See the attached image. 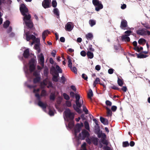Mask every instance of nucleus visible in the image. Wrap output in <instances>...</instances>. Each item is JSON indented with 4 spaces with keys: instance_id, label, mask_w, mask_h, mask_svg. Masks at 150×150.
I'll list each match as a JSON object with an SVG mask.
<instances>
[{
    "instance_id": "1",
    "label": "nucleus",
    "mask_w": 150,
    "mask_h": 150,
    "mask_svg": "<svg viewBox=\"0 0 150 150\" xmlns=\"http://www.w3.org/2000/svg\"><path fill=\"white\" fill-rule=\"evenodd\" d=\"M83 126V123L80 124H77L74 129V135L75 139L78 142V144H79L81 143L79 139L83 140L86 138H87L89 135L88 132L85 130L82 131L81 133H79L78 136L77 133L79 132L81 129V127Z\"/></svg>"
},
{
    "instance_id": "2",
    "label": "nucleus",
    "mask_w": 150,
    "mask_h": 150,
    "mask_svg": "<svg viewBox=\"0 0 150 150\" xmlns=\"http://www.w3.org/2000/svg\"><path fill=\"white\" fill-rule=\"evenodd\" d=\"M20 9L22 15L24 16L23 21L26 25L30 28L33 26V23L30 19L31 16L28 13V10L25 6L24 4L21 5Z\"/></svg>"
},
{
    "instance_id": "3",
    "label": "nucleus",
    "mask_w": 150,
    "mask_h": 150,
    "mask_svg": "<svg viewBox=\"0 0 150 150\" xmlns=\"http://www.w3.org/2000/svg\"><path fill=\"white\" fill-rule=\"evenodd\" d=\"M64 118L65 121L66 126L68 129H72L74 126L73 119L74 114L71 112L69 109H66L64 111Z\"/></svg>"
},
{
    "instance_id": "4",
    "label": "nucleus",
    "mask_w": 150,
    "mask_h": 150,
    "mask_svg": "<svg viewBox=\"0 0 150 150\" xmlns=\"http://www.w3.org/2000/svg\"><path fill=\"white\" fill-rule=\"evenodd\" d=\"M35 60L33 59H31L29 62V69L28 66L26 65H24V70L26 76L29 79L28 81H31L30 79L31 78V73L35 69Z\"/></svg>"
},
{
    "instance_id": "5",
    "label": "nucleus",
    "mask_w": 150,
    "mask_h": 150,
    "mask_svg": "<svg viewBox=\"0 0 150 150\" xmlns=\"http://www.w3.org/2000/svg\"><path fill=\"white\" fill-rule=\"evenodd\" d=\"M25 34L24 35V37H25L27 41H29L30 40H33V42L30 43V45L32 46L34 43L36 42L37 43H39L40 42V40L39 38H36L35 36L33 35L30 34L29 32L28 31L26 32L24 30Z\"/></svg>"
},
{
    "instance_id": "6",
    "label": "nucleus",
    "mask_w": 150,
    "mask_h": 150,
    "mask_svg": "<svg viewBox=\"0 0 150 150\" xmlns=\"http://www.w3.org/2000/svg\"><path fill=\"white\" fill-rule=\"evenodd\" d=\"M75 98L76 99V105L75 104L73 105V107L74 110L78 113H81V110L80 109L81 105L83 104V101L82 100H80V96L78 94H76L75 95Z\"/></svg>"
},
{
    "instance_id": "7",
    "label": "nucleus",
    "mask_w": 150,
    "mask_h": 150,
    "mask_svg": "<svg viewBox=\"0 0 150 150\" xmlns=\"http://www.w3.org/2000/svg\"><path fill=\"white\" fill-rule=\"evenodd\" d=\"M40 88H38L37 89H34L33 90V93L35 94V97L37 98V100H38V105L41 108H42L43 110L45 112V109L47 106V104L44 103L40 100V96L39 94V92Z\"/></svg>"
},
{
    "instance_id": "8",
    "label": "nucleus",
    "mask_w": 150,
    "mask_h": 150,
    "mask_svg": "<svg viewBox=\"0 0 150 150\" xmlns=\"http://www.w3.org/2000/svg\"><path fill=\"white\" fill-rule=\"evenodd\" d=\"M92 3L95 6V10L97 11H99L103 8V6L101 2L99 0H93Z\"/></svg>"
},
{
    "instance_id": "9",
    "label": "nucleus",
    "mask_w": 150,
    "mask_h": 150,
    "mask_svg": "<svg viewBox=\"0 0 150 150\" xmlns=\"http://www.w3.org/2000/svg\"><path fill=\"white\" fill-rule=\"evenodd\" d=\"M51 73L53 76L52 80L55 82L58 81V78L59 77V74L56 72L55 67L52 66L50 69Z\"/></svg>"
},
{
    "instance_id": "10",
    "label": "nucleus",
    "mask_w": 150,
    "mask_h": 150,
    "mask_svg": "<svg viewBox=\"0 0 150 150\" xmlns=\"http://www.w3.org/2000/svg\"><path fill=\"white\" fill-rule=\"evenodd\" d=\"M137 33L138 34L142 36L150 35V32L145 28L139 29L137 31Z\"/></svg>"
},
{
    "instance_id": "11",
    "label": "nucleus",
    "mask_w": 150,
    "mask_h": 150,
    "mask_svg": "<svg viewBox=\"0 0 150 150\" xmlns=\"http://www.w3.org/2000/svg\"><path fill=\"white\" fill-rule=\"evenodd\" d=\"M95 133L97 134L98 138H101V139L106 138V135L105 134L102 132V131H100V128L98 126V128L95 130Z\"/></svg>"
},
{
    "instance_id": "12",
    "label": "nucleus",
    "mask_w": 150,
    "mask_h": 150,
    "mask_svg": "<svg viewBox=\"0 0 150 150\" xmlns=\"http://www.w3.org/2000/svg\"><path fill=\"white\" fill-rule=\"evenodd\" d=\"M33 76L36 77L33 80V83H35L38 82L40 80V72L38 71H35L33 73Z\"/></svg>"
},
{
    "instance_id": "13",
    "label": "nucleus",
    "mask_w": 150,
    "mask_h": 150,
    "mask_svg": "<svg viewBox=\"0 0 150 150\" xmlns=\"http://www.w3.org/2000/svg\"><path fill=\"white\" fill-rule=\"evenodd\" d=\"M38 61L39 64L43 67L44 66V58L42 54H40L38 57Z\"/></svg>"
},
{
    "instance_id": "14",
    "label": "nucleus",
    "mask_w": 150,
    "mask_h": 150,
    "mask_svg": "<svg viewBox=\"0 0 150 150\" xmlns=\"http://www.w3.org/2000/svg\"><path fill=\"white\" fill-rule=\"evenodd\" d=\"M74 24L71 22H68L65 25V30L68 31H71L73 28Z\"/></svg>"
},
{
    "instance_id": "15",
    "label": "nucleus",
    "mask_w": 150,
    "mask_h": 150,
    "mask_svg": "<svg viewBox=\"0 0 150 150\" xmlns=\"http://www.w3.org/2000/svg\"><path fill=\"white\" fill-rule=\"evenodd\" d=\"M51 0H44L42 2V6L45 8L50 7Z\"/></svg>"
},
{
    "instance_id": "16",
    "label": "nucleus",
    "mask_w": 150,
    "mask_h": 150,
    "mask_svg": "<svg viewBox=\"0 0 150 150\" xmlns=\"http://www.w3.org/2000/svg\"><path fill=\"white\" fill-rule=\"evenodd\" d=\"M127 26V22L125 20H122L121 21L120 27L123 29H125V28Z\"/></svg>"
},
{
    "instance_id": "17",
    "label": "nucleus",
    "mask_w": 150,
    "mask_h": 150,
    "mask_svg": "<svg viewBox=\"0 0 150 150\" xmlns=\"http://www.w3.org/2000/svg\"><path fill=\"white\" fill-rule=\"evenodd\" d=\"M129 36V34L123 35L121 37L122 40L127 42L129 41L130 40V39L128 37Z\"/></svg>"
},
{
    "instance_id": "18",
    "label": "nucleus",
    "mask_w": 150,
    "mask_h": 150,
    "mask_svg": "<svg viewBox=\"0 0 150 150\" xmlns=\"http://www.w3.org/2000/svg\"><path fill=\"white\" fill-rule=\"evenodd\" d=\"M50 33V32L47 30H45L43 32L42 34V38L44 42H45L46 37Z\"/></svg>"
},
{
    "instance_id": "19",
    "label": "nucleus",
    "mask_w": 150,
    "mask_h": 150,
    "mask_svg": "<svg viewBox=\"0 0 150 150\" xmlns=\"http://www.w3.org/2000/svg\"><path fill=\"white\" fill-rule=\"evenodd\" d=\"M48 80L47 79H46L44 80L43 82L41 83L40 85L41 87L43 88L44 86H46L48 83Z\"/></svg>"
},
{
    "instance_id": "20",
    "label": "nucleus",
    "mask_w": 150,
    "mask_h": 150,
    "mask_svg": "<svg viewBox=\"0 0 150 150\" xmlns=\"http://www.w3.org/2000/svg\"><path fill=\"white\" fill-rule=\"evenodd\" d=\"M54 13L57 16V18H59V12L58 9L57 8H55L53 10Z\"/></svg>"
},
{
    "instance_id": "21",
    "label": "nucleus",
    "mask_w": 150,
    "mask_h": 150,
    "mask_svg": "<svg viewBox=\"0 0 150 150\" xmlns=\"http://www.w3.org/2000/svg\"><path fill=\"white\" fill-rule=\"evenodd\" d=\"M100 120L101 122L104 125H107L108 123V120L104 118L100 117Z\"/></svg>"
},
{
    "instance_id": "22",
    "label": "nucleus",
    "mask_w": 150,
    "mask_h": 150,
    "mask_svg": "<svg viewBox=\"0 0 150 150\" xmlns=\"http://www.w3.org/2000/svg\"><path fill=\"white\" fill-rule=\"evenodd\" d=\"M86 37L88 40H91L93 38V35L91 33H89L86 35Z\"/></svg>"
},
{
    "instance_id": "23",
    "label": "nucleus",
    "mask_w": 150,
    "mask_h": 150,
    "mask_svg": "<svg viewBox=\"0 0 150 150\" xmlns=\"http://www.w3.org/2000/svg\"><path fill=\"white\" fill-rule=\"evenodd\" d=\"M55 67L56 72L57 73V74H59V73H62V70L58 65H56V67Z\"/></svg>"
},
{
    "instance_id": "24",
    "label": "nucleus",
    "mask_w": 150,
    "mask_h": 150,
    "mask_svg": "<svg viewBox=\"0 0 150 150\" xmlns=\"http://www.w3.org/2000/svg\"><path fill=\"white\" fill-rule=\"evenodd\" d=\"M29 50L27 49L24 51L23 53V56L25 58H27L29 56Z\"/></svg>"
},
{
    "instance_id": "25",
    "label": "nucleus",
    "mask_w": 150,
    "mask_h": 150,
    "mask_svg": "<svg viewBox=\"0 0 150 150\" xmlns=\"http://www.w3.org/2000/svg\"><path fill=\"white\" fill-rule=\"evenodd\" d=\"M87 55L88 58L92 59L93 58L94 55L93 52L88 51L87 53Z\"/></svg>"
},
{
    "instance_id": "26",
    "label": "nucleus",
    "mask_w": 150,
    "mask_h": 150,
    "mask_svg": "<svg viewBox=\"0 0 150 150\" xmlns=\"http://www.w3.org/2000/svg\"><path fill=\"white\" fill-rule=\"evenodd\" d=\"M67 59L68 60V67L70 68L72 67V63L70 57L69 56H68Z\"/></svg>"
},
{
    "instance_id": "27",
    "label": "nucleus",
    "mask_w": 150,
    "mask_h": 150,
    "mask_svg": "<svg viewBox=\"0 0 150 150\" xmlns=\"http://www.w3.org/2000/svg\"><path fill=\"white\" fill-rule=\"evenodd\" d=\"M106 109L107 110V113L108 116H110L112 115V112L110 109V108H108V107H105Z\"/></svg>"
},
{
    "instance_id": "28",
    "label": "nucleus",
    "mask_w": 150,
    "mask_h": 150,
    "mask_svg": "<svg viewBox=\"0 0 150 150\" xmlns=\"http://www.w3.org/2000/svg\"><path fill=\"white\" fill-rule=\"evenodd\" d=\"M93 93L92 90L90 89L89 90V92L88 93V98L91 100H92L91 97L93 96Z\"/></svg>"
},
{
    "instance_id": "29",
    "label": "nucleus",
    "mask_w": 150,
    "mask_h": 150,
    "mask_svg": "<svg viewBox=\"0 0 150 150\" xmlns=\"http://www.w3.org/2000/svg\"><path fill=\"white\" fill-rule=\"evenodd\" d=\"M92 142L95 145H97L98 144V139L96 138H91Z\"/></svg>"
},
{
    "instance_id": "30",
    "label": "nucleus",
    "mask_w": 150,
    "mask_h": 150,
    "mask_svg": "<svg viewBox=\"0 0 150 150\" xmlns=\"http://www.w3.org/2000/svg\"><path fill=\"white\" fill-rule=\"evenodd\" d=\"M84 125L85 128L87 130H89V126L88 122L87 121H85L84 122Z\"/></svg>"
},
{
    "instance_id": "31",
    "label": "nucleus",
    "mask_w": 150,
    "mask_h": 150,
    "mask_svg": "<svg viewBox=\"0 0 150 150\" xmlns=\"http://www.w3.org/2000/svg\"><path fill=\"white\" fill-rule=\"evenodd\" d=\"M138 43L140 44H144L146 42V40L143 38H141L138 40Z\"/></svg>"
},
{
    "instance_id": "32",
    "label": "nucleus",
    "mask_w": 150,
    "mask_h": 150,
    "mask_svg": "<svg viewBox=\"0 0 150 150\" xmlns=\"http://www.w3.org/2000/svg\"><path fill=\"white\" fill-rule=\"evenodd\" d=\"M10 21L8 20L6 21L5 23H4L3 24L4 27L5 28H7L8 27L10 24Z\"/></svg>"
},
{
    "instance_id": "33",
    "label": "nucleus",
    "mask_w": 150,
    "mask_h": 150,
    "mask_svg": "<svg viewBox=\"0 0 150 150\" xmlns=\"http://www.w3.org/2000/svg\"><path fill=\"white\" fill-rule=\"evenodd\" d=\"M89 23L91 27L93 26L96 24V22L94 20H90L89 21Z\"/></svg>"
},
{
    "instance_id": "34",
    "label": "nucleus",
    "mask_w": 150,
    "mask_h": 150,
    "mask_svg": "<svg viewBox=\"0 0 150 150\" xmlns=\"http://www.w3.org/2000/svg\"><path fill=\"white\" fill-rule=\"evenodd\" d=\"M54 110L53 109H50L49 114L50 116H52L54 115Z\"/></svg>"
},
{
    "instance_id": "35",
    "label": "nucleus",
    "mask_w": 150,
    "mask_h": 150,
    "mask_svg": "<svg viewBox=\"0 0 150 150\" xmlns=\"http://www.w3.org/2000/svg\"><path fill=\"white\" fill-rule=\"evenodd\" d=\"M117 83L120 86H122L123 84L122 80L119 78H118Z\"/></svg>"
},
{
    "instance_id": "36",
    "label": "nucleus",
    "mask_w": 150,
    "mask_h": 150,
    "mask_svg": "<svg viewBox=\"0 0 150 150\" xmlns=\"http://www.w3.org/2000/svg\"><path fill=\"white\" fill-rule=\"evenodd\" d=\"M137 57L138 58H143L147 57V56L146 55H144L143 54H140L138 55Z\"/></svg>"
},
{
    "instance_id": "37",
    "label": "nucleus",
    "mask_w": 150,
    "mask_h": 150,
    "mask_svg": "<svg viewBox=\"0 0 150 150\" xmlns=\"http://www.w3.org/2000/svg\"><path fill=\"white\" fill-rule=\"evenodd\" d=\"M105 139L106 138L101 139V140L102 143L103 144L107 145L108 144V143L107 141Z\"/></svg>"
},
{
    "instance_id": "38",
    "label": "nucleus",
    "mask_w": 150,
    "mask_h": 150,
    "mask_svg": "<svg viewBox=\"0 0 150 150\" xmlns=\"http://www.w3.org/2000/svg\"><path fill=\"white\" fill-rule=\"evenodd\" d=\"M93 120L95 122L96 124L97 125V126H96L95 127V130L96 129L98 128V126H98V122L97 120L95 118L93 119Z\"/></svg>"
},
{
    "instance_id": "39",
    "label": "nucleus",
    "mask_w": 150,
    "mask_h": 150,
    "mask_svg": "<svg viewBox=\"0 0 150 150\" xmlns=\"http://www.w3.org/2000/svg\"><path fill=\"white\" fill-rule=\"evenodd\" d=\"M129 144L128 142H123L122 143V146L123 147H126L129 146Z\"/></svg>"
},
{
    "instance_id": "40",
    "label": "nucleus",
    "mask_w": 150,
    "mask_h": 150,
    "mask_svg": "<svg viewBox=\"0 0 150 150\" xmlns=\"http://www.w3.org/2000/svg\"><path fill=\"white\" fill-rule=\"evenodd\" d=\"M63 96L64 99L66 100H69L70 98L69 96L66 93H64L63 94Z\"/></svg>"
},
{
    "instance_id": "41",
    "label": "nucleus",
    "mask_w": 150,
    "mask_h": 150,
    "mask_svg": "<svg viewBox=\"0 0 150 150\" xmlns=\"http://www.w3.org/2000/svg\"><path fill=\"white\" fill-rule=\"evenodd\" d=\"M71 70L75 74H76L77 73L76 68L75 67H72L70 68Z\"/></svg>"
},
{
    "instance_id": "42",
    "label": "nucleus",
    "mask_w": 150,
    "mask_h": 150,
    "mask_svg": "<svg viewBox=\"0 0 150 150\" xmlns=\"http://www.w3.org/2000/svg\"><path fill=\"white\" fill-rule=\"evenodd\" d=\"M83 110L85 112V113L86 114H88V110H87V109L86 108V107L85 105H83Z\"/></svg>"
},
{
    "instance_id": "43",
    "label": "nucleus",
    "mask_w": 150,
    "mask_h": 150,
    "mask_svg": "<svg viewBox=\"0 0 150 150\" xmlns=\"http://www.w3.org/2000/svg\"><path fill=\"white\" fill-rule=\"evenodd\" d=\"M47 95L46 91L44 90H42L41 94V96H45Z\"/></svg>"
},
{
    "instance_id": "44",
    "label": "nucleus",
    "mask_w": 150,
    "mask_h": 150,
    "mask_svg": "<svg viewBox=\"0 0 150 150\" xmlns=\"http://www.w3.org/2000/svg\"><path fill=\"white\" fill-rule=\"evenodd\" d=\"M52 6L54 8L56 7L57 6V3L56 0H53L52 2Z\"/></svg>"
},
{
    "instance_id": "45",
    "label": "nucleus",
    "mask_w": 150,
    "mask_h": 150,
    "mask_svg": "<svg viewBox=\"0 0 150 150\" xmlns=\"http://www.w3.org/2000/svg\"><path fill=\"white\" fill-rule=\"evenodd\" d=\"M86 143H83L81 145V150H87V149L86 148Z\"/></svg>"
},
{
    "instance_id": "46",
    "label": "nucleus",
    "mask_w": 150,
    "mask_h": 150,
    "mask_svg": "<svg viewBox=\"0 0 150 150\" xmlns=\"http://www.w3.org/2000/svg\"><path fill=\"white\" fill-rule=\"evenodd\" d=\"M66 105L67 106L70 107L71 106V103L70 101L67 100L66 102Z\"/></svg>"
},
{
    "instance_id": "47",
    "label": "nucleus",
    "mask_w": 150,
    "mask_h": 150,
    "mask_svg": "<svg viewBox=\"0 0 150 150\" xmlns=\"http://www.w3.org/2000/svg\"><path fill=\"white\" fill-rule=\"evenodd\" d=\"M88 49L89 51L91 52H93L94 51V50L92 48V46L91 45H89Z\"/></svg>"
},
{
    "instance_id": "48",
    "label": "nucleus",
    "mask_w": 150,
    "mask_h": 150,
    "mask_svg": "<svg viewBox=\"0 0 150 150\" xmlns=\"http://www.w3.org/2000/svg\"><path fill=\"white\" fill-rule=\"evenodd\" d=\"M105 103L107 105L109 106H111L112 104V103L108 100H107L106 101Z\"/></svg>"
},
{
    "instance_id": "49",
    "label": "nucleus",
    "mask_w": 150,
    "mask_h": 150,
    "mask_svg": "<svg viewBox=\"0 0 150 150\" xmlns=\"http://www.w3.org/2000/svg\"><path fill=\"white\" fill-rule=\"evenodd\" d=\"M82 78L85 80H87L88 77L87 76L84 74H82Z\"/></svg>"
},
{
    "instance_id": "50",
    "label": "nucleus",
    "mask_w": 150,
    "mask_h": 150,
    "mask_svg": "<svg viewBox=\"0 0 150 150\" xmlns=\"http://www.w3.org/2000/svg\"><path fill=\"white\" fill-rule=\"evenodd\" d=\"M117 109V107L115 106H112L111 107V110L113 112L116 111Z\"/></svg>"
},
{
    "instance_id": "51",
    "label": "nucleus",
    "mask_w": 150,
    "mask_h": 150,
    "mask_svg": "<svg viewBox=\"0 0 150 150\" xmlns=\"http://www.w3.org/2000/svg\"><path fill=\"white\" fill-rule=\"evenodd\" d=\"M61 79L62 80V83H64L66 81V79L63 75L61 77Z\"/></svg>"
},
{
    "instance_id": "52",
    "label": "nucleus",
    "mask_w": 150,
    "mask_h": 150,
    "mask_svg": "<svg viewBox=\"0 0 150 150\" xmlns=\"http://www.w3.org/2000/svg\"><path fill=\"white\" fill-rule=\"evenodd\" d=\"M101 68L100 66L99 65H97L95 67V69L97 71H99Z\"/></svg>"
},
{
    "instance_id": "53",
    "label": "nucleus",
    "mask_w": 150,
    "mask_h": 150,
    "mask_svg": "<svg viewBox=\"0 0 150 150\" xmlns=\"http://www.w3.org/2000/svg\"><path fill=\"white\" fill-rule=\"evenodd\" d=\"M86 142L89 144H90L92 142L91 138L90 139L88 138H87L86 139Z\"/></svg>"
},
{
    "instance_id": "54",
    "label": "nucleus",
    "mask_w": 150,
    "mask_h": 150,
    "mask_svg": "<svg viewBox=\"0 0 150 150\" xmlns=\"http://www.w3.org/2000/svg\"><path fill=\"white\" fill-rule=\"evenodd\" d=\"M114 70L112 69H110L108 70V73L110 74H112L113 73Z\"/></svg>"
},
{
    "instance_id": "55",
    "label": "nucleus",
    "mask_w": 150,
    "mask_h": 150,
    "mask_svg": "<svg viewBox=\"0 0 150 150\" xmlns=\"http://www.w3.org/2000/svg\"><path fill=\"white\" fill-rule=\"evenodd\" d=\"M25 84L29 88H35V87H36V86H35V85H27L26 84V83H25Z\"/></svg>"
},
{
    "instance_id": "56",
    "label": "nucleus",
    "mask_w": 150,
    "mask_h": 150,
    "mask_svg": "<svg viewBox=\"0 0 150 150\" xmlns=\"http://www.w3.org/2000/svg\"><path fill=\"white\" fill-rule=\"evenodd\" d=\"M48 69L47 68H45L44 71V75L46 76L48 74Z\"/></svg>"
},
{
    "instance_id": "57",
    "label": "nucleus",
    "mask_w": 150,
    "mask_h": 150,
    "mask_svg": "<svg viewBox=\"0 0 150 150\" xmlns=\"http://www.w3.org/2000/svg\"><path fill=\"white\" fill-rule=\"evenodd\" d=\"M80 54L83 57H84L86 55V52L84 51H81Z\"/></svg>"
},
{
    "instance_id": "58",
    "label": "nucleus",
    "mask_w": 150,
    "mask_h": 150,
    "mask_svg": "<svg viewBox=\"0 0 150 150\" xmlns=\"http://www.w3.org/2000/svg\"><path fill=\"white\" fill-rule=\"evenodd\" d=\"M39 43L35 44L34 46V48L36 50H38L39 49Z\"/></svg>"
},
{
    "instance_id": "59",
    "label": "nucleus",
    "mask_w": 150,
    "mask_h": 150,
    "mask_svg": "<svg viewBox=\"0 0 150 150\" xmlns=\"http://www.w3.org/2000/svg\"><path fill=\"white\" fill-rule=\"evenodd\" d=\"M2 13L0 12V25L2 23L3 19L1 18V17L2 16Z\"/></svg>"
},
{
    "instance_id": "60",
    "label": "nucleus",
    "mask_w": 150,
    "mask_h": 150,
    "mask_svg": "<svg viewBox=\"0 0 150 150\" xmlns=\"http://www.w3.org/2000/svg\"><path fill=\"white\" fill-rule=\"evenodd\" d=\"M56 51L55 50H53L51 52V54L53 57H55L56 55Z\"/></svg>"
},
{
    "instance_id": "61",
    "label": "nucleus",
    "mask_w": 150,
    "mask_h": 150,
    "mask_svg": "<svg viewBox=\"0 0 150 150\" xmlns=\"http://www.w3.org/2000/svg\"><path fill=\"white\" fill-rule=\"evenodd\" d=\"M121 90H122L124 92H126L127 91V88L126 86H124L122 88Z\"/></svg>"
},
{
    "instance_id": "62",
    "label": "nucleus",
    "mask_w": 150,
    "mask_h": 150,
    "mask_svg": "<svg viewBox=\"0 0 150 150\" xmlns=\"http://www.w3.org/2000/svg\"><path fill=\"white\" fill-rule=\"evenodd\" d=\"M100 81V79L98 78H96L95 80V81L94 82L96 84L98 83Z\"/></svg>"
},
{
    "instance_id": "63",
    "label": "nucleus",
    "mask_w": 150,
    "mask_h": 150,
    "mask_svg": "<svg viewBox=\"0 0 150 150\" xmlns=\"http://www.w3.org/2000/svg\"><path fill=\"white\" fill-rule=\"evenodd\" d=\"M60 41L62 42H64L65 41V38L64 37H61L60 38Z\"/></svg>"
},
{
    "instance_id": "64",
    "label": "nucleus",
    "mask_w": 150,
    "mask_h": 150,
    "mask_svg": "<svg viewBox=\"0 0 150 150\" xmlns=\"http://www.w3.org/2000/svg\"><path fill=\"white\" fill-rule=\"evenodd\" d=\"M112 89H117V90H119V89L118 88V87L115 86H113L111 87Z\"/></svg>"
}]
</instances>
